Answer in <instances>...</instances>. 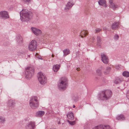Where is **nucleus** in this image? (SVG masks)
Returning a JSON list of instances; mask_svg holds the SVG:
<instances>
[{"mask_svg":"<svg viewBox=\"0 0 129 129\" xmlns=\"http://www.w3.org/2000/svg\"><path fill=\"white\" fill-rule=\"evenodd\" d=\"M119 38V36L115 34L114 37V39L115 41H117Z\"/></svg>","mask_w":129,"mask_h":129,"instance_id":"2f4dec72","label":"nucleus"},{"mask_svg":"<svg viewBox=\"0 0 129 129\" xmlns=\"http://www.w3.org/2000/svg\"><path fill=\"white\" fill-rule=\"evenodd\" d=\"M0 18L3 19H6L9 18L7 12L3 11L0 12Z\"/></svg>","mask_w":129,"mask_h":129,"instance_id":"6e6552de","label":"nucleus"},{"mask_svg":"<svg viewBox=\"0 0 129 129\" xmlns=\"http://www.w3.org/2000/svg\"><path fill=\"white\" fill-rule=\"evenodd\" d=\"M104 69L102 67H101L96 70V72L97 74L99 75H101L102 73V71Z\"/></svg>","mask_w":129,"mask_h":129,"instance_id":"412c9836","label":"nucleus"},{"mask_svg":"<svg viewBox=\"0 0 129 129\" xmlns=\"http://www.w3.org/2000/svg\"><path fill=\"white\" fill-rule=\"evenodd\" d=\"M77 71H78V70H77Z\"/></svg>","mask_w":129,"mask_h":129,"instance_id":"c03bdc74","label":"nucleus"},{"mask_svg":"<svg viewBox=\"0 0 129 129\" xmlns=\"http://www.w3.org/2000/svg\"><path fill=\"white\" fill-rule=\"evenodd\" d=\"M37 77L38 80L41 84L44 85L47 83V78L42 72H39L38 73Z\"/></svg>","mask_w":129,"mask_h":129,"instance_id":"423d86ee","label":"nucleus"},{"mask_svg":"<svg viewBox=\"0 0 129 129\" xmlns=\"http://www.w3.org/2000/svg\"><path fill=\"white\" fill-rule=\"evenodd\" d=\"M29 104L32 109H35L38 107L39 105V101L38 98L36 96L31 97L29 101Z\"/></svg>","mask_w":129,"mask_h":129,"instance_id":"20e7f679","label":"nucleus"},{"mask_svg":"<svg viewBox=\"0 0 129 129\" xmlns=\"http://www.w3.org/2000/svg\"><path fill=\"white\" fill-rule=\"evenodd\" d=\"M5 118L2 116H0V123H3L5 121Z\"/></svg>","mask_w":129,"mask_h":129,"instance_id":"7c9ffc66","label":"nucleus"},{"mask_svg":"<svg viewBox=\"0 0 129 129\" xmlns=\"http://www.w3.org/2000/svg\"><path fill=\"white\" fill-rule=\"evenodd\" d=\"M74 5V4L72 2L69 1L68 2L64 8L65 10L66 11H68Z\"/></svg>","mask_w":129,"mask_h":129,"instance_id":"f8f14e48","label":"nucleus"},{"mask_svg":"<svg viewBox=\"0 0 129 129\" xmlns=\"http://www.w3.org/2000/svg\"><path fill=\"white\" fill-rule=\"evenodd\" d=\"M127 96L128 99H129V90L127 92Z\"/></svg>","mask_w":129,"mask_h":129,"instance_id":"4c0bfd02","label":"nucleus"},{"mask_svg":"<svg viewBox=\"0 0 129 129\" xmlns=\"http://www.w3.org/2000/svg\"><path fill=\"white\" fill-rule=\"evenodd\" d=\"M57 120V121H58V124H60V121H59V119H58V120Z\"/></svg>","mask_w":129,"mask_h":129,"instance_id":"58836bf2","label":"nucleus"},{"mask_svg":"<svg viewBox=\"0 0 129 129\" xmlns=\"http://www.w3.org/2000/svg\"><path fill=\"white\" fill-rule=\"evenodd\" d=\"M52 57H54V55H53V54H52Z\"/></svg>","mask_w":129,"mask_h":129,"instance_id":"79ce46f5","label":"nucleus"},{"mask_svg":"<svg viewBox=\"0 0 129 129\" xmlns=\"http://www.w3.org/2000/svg\"><path fill=\"white\" fill-rule=\"evenodd\" d=\"M112 94V92L110 90H104L99 94V99L101 100H107L111 97Z\"/></svg>","mask_w":129,"mask_h":129,"instance_id":"f03ea898","label":"nucleus"},{"mask_svg":"<svg viewBox=\"0 0 129 129\" xmlns=\"http://www.w3.org/2000/svg\"><path fill=\"white\" fill-rule=\"evenodd\" d=\"M68 118L70 120H73L74 118V115L73 113L71 112H69L67 114Z\"/></svg>","mask_w":129,"mask_h":129,"instance_id":"2eb2a0df","label":"nucleus"},{"mask_svg":"<svg viewBox=\"0 0 129 129\" xmlns=\"http://www.w3.org/2000/svg\"><path fill=\"white\" fill-rule=\"evenodd\" d=\"M109 3L110 4V5H111L113 4V0H110L109 1Z\"/></svg>","mask_w":129,"mask_h":129,"instance_id":"c9c22d12","label":"nucleus"},{"mask_svg":"<svg viewBox=\"0 0 129 129\" xmlns=\"http://www.w3.org/2000/svg\"><path fill=\"white\" fill-rule=\"evenodd\" d=\"M67 79L65 77L61 78L58 83V87L60 90H63L66 89L67 86Z\"/></svg>","mask_w":129,"mask_h":129,"instance_id":"7ed1b4c3","label":"nucleus"},{"mask_svg":"<svg viewBox=\"0 0 129 129\" xmlns=\"http://www.w3.org/2000/svg\"><path fill=\"white\" fill-rule=\"evenodd\" d=\"M101 57L103 63L106 64H107L109 61V60L106 55L104 53H102L101 54Z\"/></svg>","mask_w":129,"mask_h":129,"instance_id":"9b49d317","label":"nucleus"},{"mask_svg":"<svg viewBox=\"0 0 129 129\" xmlns=\"http://www.w3.org/2000/svg\"><path fill=\"white\" fill-rule=\"evenodd\" d=\"M64 53V55L66 56L69 54L70 53V51L69 49H65L63 51Z\"/></svg>","mask_w":129,"mask_h":129,"instance_id":"bb28decb","label":"nucleus"},{"mask_svg":"<svg viewBox=\"0 0 129 129\" xmlns=\"http://www.w3.org/2000/svg\"><path fill=\"white\" fill-rule=\"evenodd\" d=\"M88 33V31L87 30H83L81 31L80 34V36L81 38H83V36L85 37L86 35H87Z\"/></svg>","mask_w":129,"mask_h":129,"instance_id":"6ab92c4d","label":"nucleus"},{"mask_svg":"<svg viewBox=\"0 0 129 129\" xmlns=\"http://www.w3.org/2000/svg\"><path fill=\"white\" fill-rule=\"evenodd\" d=\"M98 3L100 5L103 7H106L107 6L105 0H99L98 1Z\"/></svg>","mask_w":129,"mask_h":129,"instance_id":"4468645a","label":"nucleus"},{"mask_svg":"<svg viewBox=\"0 0 129 129\" xmlns=\"http://www.w3.org/2000/svg\"><path fill=\"white\" fill-rule=\"evenodd\" d=\"M34 70L33 67H27L25 72L26 78L28 80L30 79L34 75Z\"/></svg>","mask_w":129,"mask_h":129,"instance_id":"39448f33","label":"nucleus"},{"mask_svg":"<svg viewBox=\"0 0 129 129\" xmlns=\"http://www.w3.org/2000/svg\"><path fill=\"white\" fill-rule=\"evenodd\" d=\"M31 30L33 33L36 36H38L42 34V31L40 29L35 27H31Z\"/></svg>","mask_w":129,"mask_h":129,"instance_id":"9d476101","label":"nucleus"},{"mask_svg":"<svg viewBox=\"0 0 129 129\" xmlns=\"http://www.w3.org/2000/svg\"><path fill=\"white\" fill-rule=\"evenodd\" d=\"M20 19L22 21H27L32 18V13L27 9H23L20 12Z\"/></svg>","mask_w":129,"mask_h":129,"instance_id":"f257e3e1","label":"nucleus"},{"mask_svg":"<svg viewBox=\"0 0 129 129\" xmlns=\"http://www.w3.org/2000/svg\"><path fill=\"white\" fill-rule=\"evenodd\" d=\"M110 7L114 10L115 9L118 7V6L117 5H115L114 3L111 5H110Z\"/></svg>","mask_w":129,"mask_h":129,"instance_id":"cd10ccee","label":"nucleus"},{"mask_svg":"<svg viewBox=\"0 0 129 129\" xmlns=\"http://www.w3.org/2000/svg\"><path fill=\"white\" fill-rule=\"evenodd\" d=\"M15 104V101L12 100H9L7 103L8 106L10 107L13 106Z\"/></svg>","mask_w":129,"mask_h":129,"instance_id":"a211bd4d","label":"nucleus"},{"mask_svg":"<svg viewBox=\"0 0 129 129\" xmlns=\"http://www.w3.org/2000/svg\"><path fill=\"white\" fill-rule=\"evenodd\" d=\"M75 105H73V108H75Z\"/></svg>","mask_w":129,"mask_h":129,"instance_id":"37998d69","label":"nucleus"},{"mask_svg":"<svg viewBox=\"0 0 129 129\" xmlns=\"http://www.w3.org/2000/svg\"><path fill=\"white\" fill-rule=\"evenodd\" d=\"M16 41L18 44H21L22 43V39L20 35H18L16 37Z\"/></svg>","mask_w":129,"mask_h":129,"instance_id":"dca6fc26","label":"nucleus"},{"mask_svg":"<svg viewBox=\"0 0 129 129\" xmlns=\"http://www.w3.org/2000/svg\"><path fill=\"white\" fill-rule=\"evenodd\" d=\"M60 66L59 65H55L53 66V70L55 72H57Z\"/></svg>","mask_w":129,"mask_h":129,"instance_id":"5701e85b","label":"nucleus"},{"mask_svg":"<svg viewBox=\"0 0 129 129\" xmlns=\"http://www.w3.org/2000/svg\"><path fill=\"white\" fill-rule=\"evenodd\" d=\"M37 46V42L33 40L29 44L28 49L30 51H34L36 49Z\"/></svg>","mask_w":129,"mask_h":129,"instance_id":"0eeeda50","label":"nucleus"},{"mask_svg":"<svg viewBox=\"0 0 129 129\" xmlns=\"http://www.w3.org/2000/svg\"><path fill=\"white\" fill-rule=\"evenodd\" d=\"M45 112L43 111H39L36 113V115L37 116L41 117L44 114Z\"/></svg>","mask_w":129,"mask_h":129,"instance_id":"4be33fe9","label":"nucleus"},{"mask_svg":"<svg viewBox=\"0 0 129 129\" xmlns=\"http://www.w3.org/2000/svg\"><path fill=\"white\" fill-rule=\"evenodd\" d=\"M95 40V38L94 37H93L92 38V41H94Z\"/></svg>","mask_w":129,"mask_h":129,"instance_id":"a19ab883","label":"nucleus"},{"mask_svg":"<svg viewBox=\"0 0 129 129\" xmlns=\"http://www.w3.org/2000/svg\"><path fill=\"white\" fill-rule=\"evenodd\" d=\"M116 118L118 120H123L125 119V117L123 115L121 114L118 116L116 117Z\"/></svg>","mask_w":129,"mask_h":129,"instance_id":"a878e982","label":"nucleus"},{"mask_svg":"<svg viewBox=\"0 0 129 129\" xmlns=\"http://www.w3.org/2000/svg\"><path fill=\"white\" fill-rule=\"evenodd\" d=\"M92 129H111V128L109 125H100L96 126Z\"/></svg>","mask_w":129,"mask_h":129,"instance_id":"ddd939ff","label":"nucleus"},{"mask_svg":"<svg viewBox=\"0 0 129 129\" xmlns=\"http://www.w3.org/2000/svg\"><path fill=\"white\" fill-rule=\"evenodd\" d=\"M111 69V67H106L105 70L104 72V73L105 75H107L108 74Z\"/></svg>","mask_w":129,"mask_h":129,"instance_id":"aec40b11","label":"nucleus"},{"mask_svg":"<svg viewBox=\"0 0 129 129\" xmlns=\"http://www.w3.org/2000/svg\"><path fill=\"white\" fill-rule=\"evenodd\" d=\"M36 57L40 59H42V57L40 56H39L38 55H36Z\"/></svg>","mask_w":129,"mask_h":129,"instance_id":"e433bc0d","label":"nucleus"},{"mask_svg":"<svg viewBox=\"0 0 129 129\" xmlns=\"http://www.w3.org/2000/svg\"><path fill=\"white\" fill-rule=\"evenodd\" d=\"M35 126V122L33 121H30L26 124L25 128L26 129H34Z\"/></svg>","mask_w":129,"mask_h":129,"instance_id":"1a4fd4ad","label":"nucleus"},{"mask_svg":"<svg viewBox=\"0 0 129 129\" xmlns=\"http://www.w3.org/2000/svg\"><path fill=\"white\" fill-rule=\"evenodd\" d=\"M123 80L122 79H120L118 77H117L115 79L114 83L116 84H118L123 81Z\"/></svg>","mask_w":129,"mask_h":129,"instance_id":"b1692460","label":"nucleus"},{"mask_svg":"<svg viewBox=\"0 0 129 129\" xmlns=\"http://www.w3.org/2000/svg\"><path fill=\"white\" fill-rule=\"evenodd\" d=\"M54 105H51V107L52 108H54Z\"/></svg>","mask_w":129,"mask_h":129,"instance_id":"ea45409f","label":"nucleus"},{"mask_svg":"<svg viewBox=\"0 0 129 129\" xmlns=\"http://www.w3.org/2000/svg\"><path fill=\"white\" fill-rule=\"evenodd\" d=\"M122 75L126 77H129V72L125 71L122 73Z\"/></svg>","mask_w":129,"mask_h":129,"instance_id":"c85d7f7f","label":"nucleus"},{"mask_svg":"<svg viewBox=\"0 0 129 129\" xmlns=\"http://www.w3.org/2000/svg\"><path fill=\"white\" fill-rule=\"evenodd\" d=\"M72 99L74 101L76 102L78 100V97L77 95H76L72 96Z\"/></svg>","mask_w":129,"mask_h":129,"instance_id":"c756f323","label":"nucleus"},{"mask_svg":"<svg viewBox=\"0 0 129 129\" xmlns=\"http://www.w3.org/2000/svg\"><path fill=\"white\" fill-rule=\"evenodd\" d=\"M119 23L116 22L113 23L111 26L112 28L113 29H116L119 27Z\"/></svg>","mask_w":129,"mask_h":129,"instance_id":"f3484780","label":"nucleus"},{"mask_svg":"<svg viewBox=\"0 0 129 129\" xmlns=\"http://www.w3.org/2000/svg\"><path fill=\"white\" fill-rule=\"evenodd\" d=\"M68 122L71 125H74L75 123V121H70L68 120Z\"/></svg>","mask_w":129,"mask_h":129,"instance_id":"473e14b6","label":"nucleus"},{"mask_svg":"<svg viewBox=\"0 0 129 129\" xmlns=\"http://www.w3.org/2000/svg\"><path fill=\"white\" fill-rule=\"evenodd\" d=\"M31 0H22L23 1L26 3H28Z\"/></svg>","mask_w":129,"mask_h":129,"instance_id":"f704fd0d","label":"nucleus"},{"mask_svg":"<svg viewBox=\"0 0 129 129\" xmlns=\"http://www.w3.org/2000/svg\"><path fill=\"white\" fill-rule=\"evenodd\" d=\"M97 45L99 47H100L101 45V38L100 37L98 36L97 38Z\"/></svg>","mask_w":129,"mask_h":129,"instance_id":"393cba45","label":"nucleus"},{"mask_svg":"<svg viewBox=\"0 0 129 129\" xmlns=\"http://www.w3.org/2000/svg\"><path fill=\"white\" fill-rule=\"evenodd\" d=\"M101 30V29L100 28H97L95 29V32L97 33L99 32Z\"/></svg>","mask_w":129,"mask_h":129,"instance_id":"72a5a7b5","label":"nucleus"}]
</instances>
